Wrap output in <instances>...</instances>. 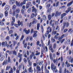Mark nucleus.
I'll use <instances>...</instances> for the list:
<instances>
[{
	"label": "nucleus",
	"instance_id": "42",
	"mask_svg": "<svg viewBox=\"0 0 73 73\" xmlns=\"http://www.w3.org/2000/svg\"><path fill=\"white\" fill-rule=\"evenodd\" d=\"M36 23V19H33V20L32 22L33 24H35Z\"/></svg>",
	"mask_w": 73,
	"mask_h": 73
},
{
	"label": "nucleus",
	"instance_id": "37",
	"mask_svg": "<svg viewBox=\"0 0 73 73\" xmlns=\"http://www.w3.org/2000/svg\"><path fill=\"white\" fill-rule=\"evenodd\" d=\"M35 16V14L34 13H33L32 15L31 16V19H33L34 17V16Z\"/></svg>",
	"mask_w": 73,
	"mask_h": 73
},
{
	"label": "nucleus",
	"instance_id": "54",
	"mask_svg": "<svg viewBox=\"0 0 73 73\" xmlns=\"http://www.w3.org/2000/svg\"><path fill=\"white\" fill-rule=\"evenodd\" d=\"M16 12L17 13H19V12H20V9H17L16 10Z\"/></svg>",
	"mask_w": 73,
	"mask_h": 73
},
{
	"label": "nucleus",
	"instance_id": "2",
	"mask_svg": "<svg viewBox=\"0 0 73 73\" xmlns=\"http://www.w3.org/2000/svg\"><path fill=\"white\" fill-rule=\"evenodd\" d=\"M18 25L17 24H14V26L16 27V28H18L19 27V26H20V25H21V27H23V21H21V22L20 21H18Z\"/></svg>",
	"mask_w": 73,
	"mask_h": 73
},
{
	"label": "nucleus",
	"instance_id": "44",
	"mask_svg": "<svg viewBox=\"0 0 73 73\" xmlns=\"http://www.w3.org/2000/svg\"><path fill=\"white\" fill-rule=\"evenodd\" d=\"M33 70H32V67H30L29 68V72H33Z\"/></svg>",
	"mask_w": 73,
	"mask_h": 73
},
{
	"label": "nucleus",
	"instance_id": "33",
	"mask_svg": "<svg viewBox=\"0 0 73 73\" xmlns=\"http://www.w3.org/2000/svg\"><path fill=\"white\" fill-rule=\"evenodd\" d=\"M27 61H28V62H30V61L32 60L30 57H28L27 58Z\"/></svg>",
	"mask_w": 73,
	"mask_h": 73
},
{
	"label": "nucleus",
	"instance_id": "3",
	"mask_svg": "<svg viewBox=\"0 0 73 73\" xmlns=\"http://www.w3.org/2000/svg\"><path fill=\"white\" fill-rule=\"evenodd\" d=\"M32 8V11L35 13V16H36L37 15V9L35 8V7L34 6H33Z\"/></svg>",
	"mask_w": 73,
	"mask_h": 73
},
{
	"label": "nucleus",
	"instance_id": "63",
	"mask_svg": "<svg viewBox=\"0 0 73 73\" xmlns=\"http://www.w3.org/2000/svg\"><path fill=\"white\" fill-rule=\"evenodd\" d=\"M73 39H72V42L70 44V46H73Z\"/></svg>",
	"mask_w": 73,
	"mask_h": 73
},
{
	"label": "nucleus",
	"instance_id": "19",
	"mask_svg": "<svg viewBox=\"0 0 73 73\" xmlns=\"http://www.w3.org/2000/svg\"><path fill=\"white\" fill-rule=\"evenodd\" d=\"M4 56L3 55L2 56V57L0 58V61H3L4 60Z\"/></svg>",
	"mask_w": 73,
	"mask_h": 73
},
{
	"label": "nucleus",
	"instance_id": "18",
	"mask_svg": "<svg viewBox=\"0 0 73 73\" xmlns=\"http://www.w3.org/2000/svg\"><path fill=\"white\" fill-rule=\"evenodd\" d=\"M37 31H35V32H34V34L33 35V37H37Z\"/></svg>",
	"mask_w": 73,
	"mask_h": 73
},
{
	"label": "nucleus",
	"instance_id": "11",
	"mask_svg": "<svg viewBox=\"0 0 73 73\" xmlns=\"http://www.w3.org/2000/svg\"><path fill=\"white\" fill-rule=\"evenodd\" d=\"M73 1H72L71 2H70V3H68V4H67V7H70V6H71V5H72V4H73Z\"/></svg>",
	"mask_w": 73,
	"mask_h": 73
},
{
	"label": "nucleus",
	"instance_id": "43",
	"mask_svg": "<svg viewBox=\"0 0 73 73\" xmlns=\"http://www.w3.org/2000/svg\"><path fill=\"white\" fill-rule=\"evenodd\" d=\"M62 38L60 36L58 38V40H59V41L60 42H61V41L62 40Z\"/></svg>",
	"mask_w": 73,
	"mask_h": 73
},
{
	"label": "nucleus",
	"instance_id": "53",
	"mask_svg": "<svg viewBox=\"0 0 73 73\" xmlns=\"http://www.w3.org/2000/svg\"><path fill=\"white\" fill-rule=\"evenodd\" d=\"M41 28L42 29V32L43 33V32H44V29L43 28V27L42 26H41Z\"/></svg>",
	"mask_w": 73,
	"mask_h": 73
},
{
	"label": "nucleus",
	"instance_id": "8",
	"mask_svg": "<svg viewBox=\"0 0 73 73\" xmlns=\"http://www.w3.org/2000/svg\"><path fill=\"white\" fill-rule=\"evenodd\" d=\"M61 14V12H58L57 11L55 13V17H57V16H60Z\"/></svg>",
	"mask_w": 73,
	"mask_h": 73
},
{
	"label": "nucleus",
	"instance_id": "25",
	"mask_svg": "<svg viewBox=\"0 0 73 73\" xmlns=\"http://www.w3.org/2000/svg\"><path fill=\"white\" fill-rule=\"evenodd\" d=\"M42 17H43V19L44 21L46 20V16H45V15H43Z\"/></svg>",
	"mask_w": 73,
	"mask_h": 73
},
{
	"label": "nucleus",
	"instance_id": "30",
	"mask_svg": "<svg viewBox=\"0 0 73 73\" xmlns=\"http://www.w3.org/2000/svg\"><path fill=\"white\" fill-rule=\"evenodd\" d=\"M56 33L57 31H53L52 32V35H53V34H54V35H56Z\"/></svg>",
	"mask_w": 73,
	"mask_h": 73
},
{
	"label": "nucleus",
	"instance_id": "21",
	"mask_svg": "<svg viewBox=\"0 0 73 73\" xmlns=\"http://www.w3.org/2000/svg\"><path fill=\"white\" fill-rule=\"evenodd\" d=\"M7 64V61L5 60L4 61L2 64L3 65H6Z\"/></svg>",
	"mask_w": 73,
	"mask_h": 73
},
{
	"label": "nucleus",
	"instance_id": "10",
	"mask_svg": "<svg viewBox=\"0 0 73 73\" xmlns=\"http://www.w3.org/2000/svg\"><path fill=\"white\" fill-rule=\"evenodd\" d=\"M24 31L25 32V33H26L27 35H28V34H29L30 33V30L29 29H28V31L26 30V29H25L24 30Z\"/></svg>",
	"mask_w": 73,
	"mask_h": 73
},
{
	"label": "nucleus",
	"instance_id": "5",
	"mask_svg": "<svg viewBox=\"0 0 73 73\" xmlns=\"http://www.w3.org/2000/svg\"><path fill=\"white\" fill-rule=\"evenodd\" d=\"M51 69L52 71L54 72V70H55L56 69V66L54 65L53 63H52L51 66Z\"/></svg>",
	"mask_w": 73,
	"mask_h": 73
},
{
	"label": "nucleus",
	"instance_id": "38",
	"mask_svg": "<svg viewBox=\"0 0 73 73\" xmlns=\"http://www.w3.org/2000/svg\"><path fill=\"white\" fill-rule=\"evenodd\" d=\"M16 1V0H11V2L12 4H13V3H15Z\"/></svg>",
	"mask_w": 73,
	"mask_h": 73
},
{
	"label": "nucleus",
	"instance_id": "57",
	"mask_svg": "<svg viewBox=\"0 0 73 73\" xmlns=\"http://www.w3.org/2000/svg\"><path fill=\"white\" fill-rule=\"evenodd\" d=\"M12 33H13V30H11L9 31V34H12Z\"/></svg>",
	"mask_w": 73,
	"mask_h": 73
},
{
	"label": "nucleus",
	"instance_id": "64",
	"mask_svg": "<svg viewBox=\"0 0 73 73\" xmlns=\"http://www.w3.org/2000/svg\"><path fill=\"white\" fill-rule=\"evenodd\" d=\"M39 54H40V52H38V53H36V54H35L36 56H38Z\"/></svg>",
	"mask_w": 73,
	"mask_h": 73
},
{
	"label": "nucleus",
	"instance_id": "61",
	"mask_svg": "<svg viewBox=\"0 0 73 73\" xmlns=\"http://www.w3.org/2000/svg\"><path fill=\"white\" fill-rule=\"evenodd\" d=\"M12 19L13 21L15 22V18L14 17H12Z\"/></svg>",
	"mask_w": 73,
	"mask_h": 73
},
{
	"label": "nucleus",
	"instance_id": "46",
	"mask_svg": "<svg viewBox=\"0 0 73 73\" xmlns=\"http://www.w3.org/2000/svg\"><path fill=\"white\" fill-rule=\"evenodd\" d=\"M23 61L25 63H27V60L25 58H24L23 59Z\"/></svg>",
	"mask_w": 73,
	"mask_h": 73
},
{
	"label": "nucleus",
	"instance_id": "36",
	"mask_svg": "<svg viewBox=\"0 0 73 73\" xmlns=\"http://www.w3.org/2000/svg\"><path fill=\"white\" fill-rule=\"evenodd\" d=\"M16 5H14L13 6L12 9L15 11V10L16 9Z\"/></svg>",
	"mask_w": 73,
	"mask_h": 73
},
{
	"label": "nucleus",
	"instance_id": "58",
	"mask_svg": "<svg viewBox=\"0 0 73 73\" xmlns=\"http://www.w3.org/2000/svg\"><path fill=\"white\" fill-rule=\"evenodd\" d=\"M68 31V30L67 29H64V33H66L67 31Z\"/></svg>",
	"mask_w": 73,
	"mask_h": 73
},
{
	"label": "nucleus",
	"instance_id": "12",
	"mask_svg": "<svg viewBox=\"0 0 73 73\" xmlns=\"http://www.w3.org/2000/svg\"><path fill=\"white\" fill-rule=\"evenodd\" d=\"M66 15V13H65L62 14L61 15V17L60 18L61 19H62L63 18H64V17Z\"/></svg>",
	"mask_w": 73,
	"mask_h": 73
},
{
	"label": "nucleus",
	"instance_id": "34",
	"mask_svg": "<svg viewBox=\"0 0 73 73\" xmlns=\"http://www.w3.org/2000/svg\"><path fill=\"white\" fill-rule=\"evenodd\" d=\"M13 68H11V70L10 71H9V73H13Z\"/></svg>",
	"mask_w": 73,
	"mask_h": 73
},
{
	"label": "nucleus",
	"instance_id": "39",
	"mask_svg": "<svg viewBox=\"0 0 73 73\" xmlns=\"http://www.w3.org/2000/svg\"><path fill=\"white\" fill-rule=\"evenodd\" d=\"M24 35H23L21 38V39H20V41H23V39L24 38Z\"/></svg>",
	"mask_w": 73,
	"mask_h": 73
},
{
	"label": "nucleus",
	"instance_id": "7",
	"mask_svg": "<svg viewBox=\"0 0 73 73\" xmlns=\"http://www.w3.org/2000/svg\"><path fill=\"white\" fill-rule=\"evenodd\" d=\"M15 4L16 6L17 7H20V8H21V7H22V5H21L22 3L20 4V3H19L17 1H16Z\"/></svg>",
	"mask_w": 73,
	"mask_h": 73
},
{
	"label": "nucleus",
	"instance_id": "14",
	"mask_svg": "<svg viewBox=\"0 0 73 73\" xmlns=\"http://www.w3.org/2000/svg\"><path fill=\"white\" fill-rule=\"evenodd\" d=\"M5 9L6 11H8V10H9V5H6L5 6Z\"/></svg>",
	"mask_w": 73,
	"mask_h": 73
},
{
	"label": "nucleus",
	"instance_id": "59",
	"mask_svg": "<svg viewBox=\"0 0 73 73\" xmlns=\"http://www.w3.org/2000/svg\"><path fill=\"white\" fill-rule=\"evenodd\" d=\"M8 62H10V57H8Z\"/></svg>",
	"mask_w": 73,
	"mask_h": 73
},
{
	"label": "nucleus",
	"instance_id": "60",
	"mask_svg": "<svg viewBox=\"0 0 73 73\" xmlns=\"http://www.w3.org/2000/svg\"><path fill=\"white\" fill-rule=\"evenodd\" d=\"M21 12L23 15H24V11L23 10V9H22L21 10Z\"/></svg>",
	"mask_w": 73,
	"mask_h": 73
},
{
	"label": "nucleus",
	"instance_id": "24",
	"mask_svg": "<svg viewBox=\"0 0 73 73\" xmlns=\"http://www.w3.org/2000/svg\"><path fill=\"white\" fill-rule=\"evenodd\" d=\"M13 42L14 44L13 46H15V45L17 44V41H16V40H13Z\"/></svg>",
	"mask_w": 73,
	"mask_h": 73
},
{
	"label": "nucleus",
	"instance_id": "48",
	"mask_svg": "<svg viewBox=\"0 0 73 73\" xmlns=\"http://www.w3.org/2000/svg\"><path fill=\"white\" fill-rule=\"evenodd\" d=\"M31 8H29L28 9V13H30V12H31Z\"/></svg>",
	"mask_w": 73,
	"mask_h": 73
},
{
	"label": "nucleus",
	"instance_id": "23",
	"mask_svg": "<svg viewBox=\"0 0 73 73\" xmlns=\"http://www.w3.org/2000/svg\"><path fill=\"white\" fill-rule=\"evenodd\" d=\"M51 18H52V16H51V15H49L48 16V19L49 20H51Z\"/></svg>",
	"mask_w": 73,
	"mask_h": 73
},
{
	"label": "nucleus",
	"instance_id": "15",
	"mask_svg": "<svg viewBox=\"0 0 73 73\" xmlns=\"http://www.w3.org/2000/svg\"><path fill=\"white\" fill-rule=\"evenodd\" d=\"M44 71L45 73H49V70L46 69V66H45L44 67Z\"/></svg>",
	"mask_w": 73,
	"mask_h": 73
},
{
	"label": "nucleus",
	"instance_id": "52",
	"mask_svg": "<svg viewBox=\"0 0 73 73\" xmlns=\"http://www.w3.org/2000/svg\"><path fill=\"white\" fill-rule=\"evenodd\" d=\"M30 6L29 5H27L26 4V9H28V8H29V7Z\"/></svg>",
	"mask_w": 73,
	"mask_h": 73
},
{
	"label": "nucleus",
	"instance_id": "27",
	"mask_svg": "<svg viewBox=\"0 0 73 73\" xmlns=\"http://www.w3.org/2000/svg\"><path fill=\"white\" fill-rule=\"evenodd\" d=\"M52 44H50L49 45V49L50 50H51V49H53V48H52Z\"/></svg>",
	"mask_w": 73,
	"mask_h": 73
},
{
	"label": "nucleus",
	"instance_id": "51",
	"mask_svg": "<svg viewBox=\"0 0 73 73\" xmlns=\"http://www.w3.org/2000/svg\"><path fill=\"white\" fill-rule=\"evenodd\" d=\"M59 1H58L56 3V7H58V5L59 4Z\"/></svg>",
	"mask_w": 73,
	"mask_h": 73
},
{
	"label": "nucleus",
	"instance_id": "29",
	"mask_svg": "<svg viewBox=\"0 0 73 73\" xmlns=\"http://www.w3.org/2000/svg\"><path fill=\"white\" fill-rule=\"evenodd\" d=\"M50 7V4H48L46 6V8H49Z\"/></svg>",
	"mask_w": 73,
	"mask_h": 73
},
{
	"label": "nucleus",
	"instance_id": "9",
	"mask_svg": "<svg viewBox=\"0 0 73 73\" xmlns=\"http://www.w3.org/2000/svg\"><path fill=\"white\" fill-rule=\"evenodd\" d=\"M7 45V42H3L2 43V46L3 47L4 46H6Z\"/></svg>",
	"mask_w": 73,
	"mask_h": 73
},
{
	"label": "nucleus",
	"instance_id": "47",
	"mask_svg": "<svg viewBox=\"0 0 73 73\" xmlns=\"http://www.w3.org/2000/svg\"><path fill=\"white\" fill-rule=\"evenodd\" d=\"M38 63L40 65H41L42 64L41 61V60H39L38 62Z\"/></svg>",
	"mask_w": 73,
	"mask_h": 73
},
{
	"label": "nucleus",
	"instance_id": "1",
	"mask_svg": "<svg viewBox=\"0 0 73 73\" xmlns=\"http://www.w3.org/2000/svg\"><path fill=\"white\" fill-rule=\"evenodd\" d=\"M50 58L51 60V61H53V62L54 64L56 63V64H57V62L58 61V58H56V59H53V58L52 57V55L51 53H50L49 54Z\"/></svg>",
	"mask_w": 73,
	"mask_h": 73
},
{
	"label": "nucleus",
	"instance_id": "55",
	"mask_svg": "<svg viewBox=\"0 0 73 73\" xmlns=\"http://www.w3.org/2000/svg\"><path fill=\"white\" fill-rule=\"evenodd\" d=\"M26 4L29 6L31 4V2H28Z\"/></svg>",
	"mask_w": 73,
	"mask_h": 73
},
{
	"label": "nucleus",
	"instance_id": "62",
	"mask_svg": "<svg viewBox=\"0 0 73 73\" xmlns=\"http://www.w3.org/2000/svg\"><path fill=\"white\" fill-rule=\"evenodd\" d=\"M37 45L38 46L40 44V42L38 41H37L36 42Z\"/></svg>",
	"mask_w": 73,
	"mask_h": 73
},
{
	"label": "nucleus",
	"instance_id": "13",
	"mask_svg": "<svg viewBox=\"0 0 73 73\" xmlns=\"http://www.w3.org/2000/svg\"><path fill=\"white\" fill-rule=\"evenodd\" d=\"M36 70L37 72H40L41 71V68H40V67L38 66L37 65L36 66Z\"/></svg>",
	"mask_w": 73,
	"mask_h": 73
},
{
	"label": "nucleus",
	"instance_id": "4",
	"mask_svg": "<svg viewBox=\"0 0 73 73\" xmlns=\"http://www.w3.org/2000/svg\"><path fill=\"white\" fill-rule=\"evenodd\" d=\"M69 24L68 22H64L63 23V29L62 31L65 28V26H66V27H69Z\"/></svg>",
	"mask_w": 73,
	"mask_h": 73
},
{
	"label": "nucleus",
	"instance_id": "45",
	"mask_svg": "<svg viewBox=\"0 0 73 73\" xmlns=\"http://www.w3.org/2000/svg\"><path fill=\"white\" fill-rule=\"evenodd\" d=\"M73 59L72 58H70V59L69 62H73Z\"/></svg>",
	"mask_w": 73,
	"mask_h": 73
},
{
	"label": "nucleus",
	"instance_id": "50",
	"mask_svg": "<svg viewBox=\"0 0 73 73\" xmlns=\"http://www.w3.org/2000/svg\"><path fill=\"white\" fill-rule=\"evenodd\" d=\"M3 17V14L2 13L1 14H0V19H2Z\"/></svg>",
	"mask_w": 73,
	"mask_h": 73
},
{
	"label": "nucleus",
	"instance_id": "26",
	"mask_svg": "<svg viewBox=\"0 0 73 73\" xmlns=\"http://www.w3.org/2000/svg\"><path fill=\"white\" fill-rule=\"evenodd\" d=\"M23 47L25 48H26L27 47V43H25V44H23Z\"/></svg>",
	"mask_w": 73,
	"mask_h": 73
},
{
	"label": "nucleus",
	"instance_id": "17",
	"mask_svg": "<svg viewBox=\"0 0 73 73\" xmlns=\"http://www.w3.org/2000/svg\"><path fill=\"white\" fill-rule=\"evenodd\" d=\"M49 29L50 30V33H51V32H52V28H50V26H49L47 27V31H49Z\"/></svg>",
	"mask_w": 73,
	"mask_h": 73
},
{
	"label": "nucleus",
	"instance_id": "41",
	"mask_svg": "<svg viewBox=\"0 0 73 73\" xmlns=\"http://www.w3.org/2000/svg\"><path fill=\"white\" fill-rule=\"evenodd\" d=\"M0 25H4V23L3 21H1L0 22Z\"/></svg>",
	"mask_w": 73,
	"mask_h": 73
},
{
	"label": "nucleus",
	"instance_id": "49",
	"mask_svg": "<svg viewBox=\"0 0 73 73\" xmlns=\"http://www.w3.org/2000/svg\"><path fill=\"white\" fill-rule=\"evenodd\" d=\"M33 55H32V54H31L30 55V58L32 60V59H33Z\"/></svg>",
	"mask_w": 73,
	"mask_h": 73
},
{
	"label": "nucleus",
	"instance_id": "16",
	"mask_svg": "<svg viewBox=\"0 0 73 73\" xmlns=\"http://www.w3.org/2000/svg\"><path fill=\"white\" fill-rule=\"evenodd\" d=\"M12 54H13V55L16 56H17V52L15 50H14L13 51Z\"/></svg>",
	"mask_w": 73,
	"mask_h": 73
},
{
	"label": "nucleus",
	"instance_id": "56",
	"mask_svg": "<svg viewBox=\"0 0 73 73\" xmlns=\"http://www.w3.org/2000/svg\"><path fill=\"white\" fill-rule=\"evenodd\" d=\"M9 40V36H7L6 38V40L7 41H8Z\"/></svg>",
	"mask_w": 73,
	"mask_h": 73
},
{
	"label": "nucleus",
	"instance_id": "35",
	"mask_svg": "<svg viewBox=\"0 0 73 73\" xmlns=\"http://www.w3.org/2000/svg\"><path fill=\"white\" fill-rule=\"evenodd\" d=\"M11 68V66H7L6 67V70H8L9 69Z\"/></svg>",
	"mask_w": 73,
	"mask_h": 73
},
{
	"label": "nucleus",
	"instance_id": "6",
	"mask_svg": "<svg viewBox=\"0 0 73 73\" xmlns=\"http://www.w3.org/2000/svg\"><path fill=\"white\" fill-rule=\"evenodd\" d=\"M17 56L19 57V62H21V61L22 60V54H21L20 53H19L18 54Z\"/></svg>",
	"mask_w": 73,
	"mask_h": 73
},
{
	"label": "nucleus",
	"instance_id": "40",
	"mask_svg": "<svg viewBox=\"0 0 73 73\" xmlns=\"http://www.w3.org/2000/svg\"><path fill=\"white\" fill-rule=\"evenodd\" d=\"M52 8H50V9H48L47 10V12H50L52 11Z\"/></svg>",
	"mask_w": 73,
	"mask_h": 73
},
{
	"label": "nucleus",
	"instance_id": "22",
	"mask_svg": "<svg viewBox=\"0 0 73 73\" xmlns=\"http://www.w3.org/2000/svg\"><path fill=\"white\" fill-rule=\"evenodd\" d=\"M70 39H68L67 42V45H69V44H70Z\"/></svg>",
	"mask_w": 73,
	"mask_h": 73
},
{
	"label": "nucleus",
	"instance_id": "31",
	"mask_svg": "<svg viewBox=\"0 0 73 73\" xmlns=\"http://www.w3.org/2000/svg\"><path fill=\"white\" fill-rule=\"evenodd\" d=\"M39 28H40V24L38 23L37 24V30H39Z\"/></svg>",
	"mask_w": 73,
	"mask_h": 73
},
{
	"label": "nucleus",
	"instance_id": "28",
	"mask_svg": "<svg viewBox=\"0 0 73 73\" xmlns=\"http://www.w3.org/2000/svg\"><path fill=\"white\" fill-rule=\"evenodd\" d=\"M5 16L6 17H7L8 14V12L7 11H6L5 12Z\"/></svg>",
	"mask_w": 73,
	"mask_h": 73
},
{
	"label": "nucleus",
	"instance_id": "20",
	"mask_svg": "<svg viewBox=\"0 0 73 73\" xmlns=\"http://www.w3.org/2000/svg\"><path fill=\"white\" fill-rule=\"evenodd\" d=\"M26 3V0H23V3H21V4L22 5V6H23V5H24Z\"/></svg>",
	"mask_w": 73,
	"mask_h": 73
},
{
	"label": "nucleus",
	"instance_id": "32",
	"mask_svg": "<svg viewBox=\"0 0 73 73\" xmlns=\"http://www.w3.org/2000/svg\"><path fill=\"white\" fill-rule=\"evenodd\" d=\"M51 40L52 42H56V40L55 39L52 38L51 39Z\"/></svg>",
	"mask_w": 73,
	"mask_h": 73
}]
</instances>
